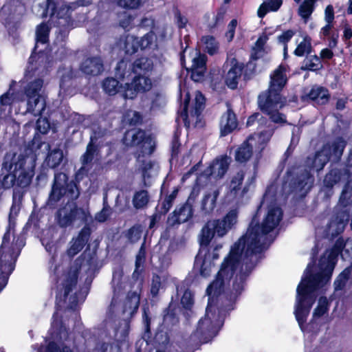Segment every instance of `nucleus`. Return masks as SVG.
Here are the masks:
<instances>
[{
  "label": "nucleus",
  "instance_id": "f257e3e1",
  "mask_svg": "<svg viewBox=\"0 0 352 352\" xmlns=\"http://www.w3.org/2000/svg\"><path fill=\"white\" fill-rule=\"evenodd\" d=\"M283 217L281 209L277 206L269 207L261 226L251 222L246 234L240 238L224 258L215 280L206 289L208 304L204 318L199 320L196 330L190 335L189 345L197 346L201 343L211 340L223 324L222 311L217 307L214 299L221 293L226 292L234 274L230 299L235 298L243 289L245 277L253 269V261L257 258L267 244V234L272 231L280 223Z\"/></svg>",
  "mask_w": 352,
  "mask_h": 352
},
{
  "label": "nucleus",
  "instance_id": "f03ea898",
  "mask_svg": "<svg viewBox=\"0 0 352 352\" xmlns=\"http://www.w3.org/2000/svg\"><path fill=\"white\" fill-rule=\"evenodd\" d=\"M340 252L339 248L335 247L326 251L319 261L317 267L313 268L309 264L300 283L297 287L296 302L295 306L296 318L302 329V324L306 321L309 310L315 301V291L329 282L336 258Z\"/></svg>",
  "mask_w": 352,
  "mask_h": 352
},
{
  "label": "nucleus",
  "instance_id": "7ed1b4c3",
  "mask_svg": "<svg viewBox=\"0 0 352 352\" xmlns=\"http://www.w3.org/2000/svg\"><path fill=\"white\" fill-rule=\"evenodd\" d=\"M238 211L236 209L230 210L222 219L209 221L202 228L200 243L202 246L195 261V269L199 271L204 277L210 276L214 265L213 261L219 257L221 244L217 245L212 250L207 251L206 247L217 235L219 237L225 236L236 223Z\"/></svg>",
  "mask_w": 352,
  "mask_h": 352
},
{
  "label": "nucleus",
  "instance_id": "20e7f679",
  "mask_svg": "<svg viewBox=\"0 0 352 352\" xmlns=\"http://www.w3.org/2000/svg\"><path fill=\"white\" fill-rule=\"evenodd\" d=\"M36 160V155L29 148L7 153L3 160L1 170L8 173L0 181V189H9L14 185L28 187L34 175Z\"/></svg>",
  "mask_w": 352,
  "mask_h": 352
},
{
  "label": "nucleus",
  "instance_id": "39448f33",
  "mask_svg": "<svg viewBox=\"0 0 352 352\" xmlns=\"http://www.w3.org/2000/svg\"><path fill=\"white\" fill-rule=\"evenodd\" d=\"M287 68L280 65L270 76L269 89L258 96V105L261 111L267 114L272 121L276 123L285 122L284 115L278 112L285 104V99L280 92L287 83Z\"/></svg>",
  "mask_w": 352,
  "mask_h": 352
},
{
  "label": "nucleus",
  "instance_id": "423d86ee",
  "mask_svg": "<svg viewBox=\"0 0 352 352\" xmlns=\"http://www.w3.org/2000/svg\"><path fill=\"white\" fill-rule=\"evenodd\" d=\"M16 82L12 81L8 91L0 97L1 109L6 107L15 106L23 102L25 96L27 100L26 112L34 116L41 115L46 107L45 98L40 94L43 85V80L37 78L30 82L24 88V94L15 89Z\"/></svg>",
  "mask_w": 352,
  "mask_h": 352
},
{
  "label": "nucleus",
  "instance_id": "0eeeda50",
  "mask_svg": "<svg viewBox=\"0 0 352 352\" xmlns=\"http://www.w3.org/2000/svg\"><path fill=\"white\" fill-rule=\"evenodd\" d=\"M126 146H136L137 167L141 170L144 178L150 177L155 172L156 165L149 159L154 151L155 142L150 135L140 129H133L127 131L123 138Z\"/></svg>",
  "mask_w": 352,
  "mask_h": 352
},
{
  "label": "nucleus",
  "instance_id": "6e6552de",
  "mask_svg": "<svg viewBox=\"0 0 352 352\" xmlns=\"http://www.w3.org/2000/svg\"><path fill=\"white\" fill-rule=\"evenodd\" d=\"M346 146V142L341 138H337L331 144H325L322 148L316 153L313 159L309 158L307 164L311 168L318 171L323 168L331 157L339 160Z\"/></svg>",
  "mask_w": 352,
  "mask_h": 352
},
{
  "label": "nucleus",
  "instance_id": "1a4fd4ad",
  "mask_svg": "<svg viewBox=\"0 0 352 352\" xmlns=\"http://www.w3.org/2000/svg\"><path fill=\"white\" fill-rule=\"evenodd\" d=\"M10 233L7 232L3 238L0 248V292L6 285L8 276L14 268V263L19 255L10 245Z\"/></svg>",
  "mask_w": 352,
  "mask_h": 352
},
{
  "label": "nucleus",
  "instance_id": "9d476101",
  "mask_svg": "<svg viewBox=\"0 0 352 352\" xmlns=\"http://www.w3.org/2000/svg\"><path fill=\"white\" fill-rule=\"evenodd\" d=\"M273 134L272 130H266L259 134L250 136L236 151L235 159L237 162H245L252 156L253 149L262 151Z\"/></svg>",
  "mask_w": 352,
  "mask_h": 352
},
{
  "label": "nucleus",
  "instance_id": "9b49d317",
  "mask_svg": "<svg viewBox=\"0 0 352 352\" xmlns=\"http://www.w3.org/2000/svg\"><path fill=\"white\" fill-rule=\"evenodd\" d=\"M180 97L184 98V110L181 113L184 124L190 125V118H197L201 112L205 105V98L199 91H196L195 99L190 105V93L186 83L179 85Z\"/></svg>",
  "mask_w": 352,
  "mask_h": 352
},
{
  "label": "nucleus",
  "instance_id": "f8f14e48",
  "mask_svg": "<svg viewBox=\"0 0 352 352\" xmlns=\"http://www.w3.org/2000/svg\"><path fill=\"white\" fill-rule=\"evenodd\" d=\"M63 195H67L69 199H76L79 196V191L74 183H67V176L65 173H59L54 176L49 204L53 205Z\"/></svg>",
  "mask_w": 352,
  "mask_h": 352
},
{
  "label": "nucleus",
  "instance_id": "ddd939ff",
  "mask_svg": "<svg viewBox=\"0 0 352 352\" xmlns=\"http://www.w3.org/2000/svg\"><path fill=\"white\" fill-rule=\"evenodd\" d=\"M91 219L88 210L78 208L74 204H67L58 212V223L66 228L76 221L87 222Z\"/></svg>",
  "mask_w": 352,
  "mask_h": 352
},
{
  "label": "nucleus",
  "instance_id": "4468645a",
  "mask_svg": "<svg viewBox=\"0 0 352 352\" xmlns=\"http://www.w3.org/2000/svg\"><path fill=\"white\" fill-rule=\"evenodd\" d=\"M79 265L80 268L86 267L80 259H78L74 265L58 279L56 299L59 302L65 301L72 287L76 285Z\"/></svg>",
  "mask_w": 352,
  "mask_h": 352
},
{
  "label": "nucleus",
  "instance_id": "2eb2a0df",
  "mask_svg": "<svg viewBox=\"0 0 352 352\" xmlns=\"http://www.w3.org/2000/svg\"><path fill=\"white\" fill-rule=\"evenodd\" d=\"M89 3V1H87L86 3L80 2L78 3V6H87ZM77 3H72L69 6H66L62 4L61 6H58V10L56 11V5L52 2V0H47V3L45 6H39L38 8L42 11V12L39 14L41 17H46L47 16V12H50V15L53 18H57L59 19H63L64 22L62 23V25L64 26L66 23H68V19L69 16V12L71 10H74L76 8Z\"/></svg>",
  "mask_w": 352,
  "mask_h": 352
},
{
  "label": "nucleus",
  "instance_id": "dca6fc26",
  "mask_svg": "<svg viewBox=\"0 0 352 352\" xmlns=\"http://www.w3.org/2000/svg\"><path fill=\"white\" fill-rule=\"evenodd\" d=\"M152 87L151 80L145 76H138L133 78L131 83H126L122 89V96L125 99H133L138 92H146Z\"/></svg>",
  "mask_w": 352,
  "mask_h": 352
},
{
  "label": "nucleus",
  "instance_id": "f3484780",
  "mask_svg": "<svg viewBox=\"0 0 352 352\" xmlns=\"http://www.w3.org/2000/svg\"><path fill=\"white\" fill-rule=\"evenodd\" d=\"M244 177L245 171L243 170H240L231 177L226 195L229 200L241 198L248 191V186L252 182V178L250 180L248 179L243 186Z\"/></svg>",
  "mask_w": 352,
  "mask_h": 352
},
{
  "label": "nucleus",
  "instance_id": "a211bd4d",
  "mask_svg": "<svg viewBox=\"0 0 352 352\" xmlns=\"http://www.w3.org/2000/svg\"><path fill=\"white\" fill-rule=\"evenodd\" d=\"M199 194V190L194 188L190 195L187 202L181 208L174 210L171 217L168 218L170 224L182 223L187 221L192 216L193 210L190 200H194Z\"/></svg>",
  "mask_w": 352,
  "mask_h": 352
},
{
  "label": "nucleus",
  "instance_id": "6ab92c4d",
  "mask_svg": "<svg viewBox=\"0 0 352 352\" xmlns=\"http://www.w3.org/2000/svg\"><path fill=\"white\" fill-rule=\"evenodd\" d=\"M230 162L231 158L228 156L217 157L205 170L204 174L207 176L211 175L215 179H221L227 173Z\"/></svg>",
  "mask_w": 352,
  "mask_h": 352
},
{
  "label": "nucleus",
  "instance_id": "aec40b11",
  "mask_svg": "<svg viewBox=\"0 0 352 352\" xmlns=\"http://www.w3.org/2000/svg\"><path fill=\"white\" fill-rule=\"evenodd\" d=\"M348 219L349 214H346L344 212H342L332 217L327 226L326 235L333 237L342 232Z\"/></svg>",
  "mask_w": 352,
  "mask_h": 352
},
{
  "label": "nucleus",
  "instance_id": "412c9836",
  "mask_svg": "<svg viewBox=\"0 0 352 352\" xmlns=\"http://www.w3.org/2000/svg\"><path fill=\"white\" fill-rule=\"evenodd\" d=\"M90 235L89 228L85 227L78 234V236L70 242V246L67 250V254L70 257L76 255L85 246Z\"/></svg>",
  "mask_w": 352,
  "mask_h": 352
},
{
  "label": "nucleus",
  "instance_id": "4be33fe9",
  "mask_svg": "<svg viewBox=\"0 0 352 352\" xmlns=\"http://www.w3.org/2000/svg\"><path fill=\"white\" fill-rule=\"evenodd\" d=\"M237 120L235 113L228 105L227 111L221 116L220 121L221 134L225 136L232 132L237 127Z\"/></svg>",
  "mask_w": 352,
  "mask_h": 352
},
{
  "label": "nucleus",
  "instance_id": "5701e85b",
  "mask_svg": "<svg viewBox=\"0 0 352 352\" xmlns=\"http://www.w3.org/2000/svg\"><path fill=\"white\" fill-rule=\"evenodd\" d=\"M80 69L87 75H98L103 71L102 61L100 57L87 58L82 63Z\"/></svg>",
  "mask_w": 352,
  "mask_h": 352
},
{
  "label": "nucleus",
  "instance_id": "b1692460",
  "mask_svg": "<svg viewBox=\"0 0 352 352\" xmlns=\"http://www.w3.org/2000/svg\"><path fill=\"white\" fill-rule=\"evenodd\" d=\"M206 58L196 52V56L192 58V65L191 66V78L195 82H199L204 76L206 67Z\"/></svg>",
  "mask_w": 352,
  "mask_h": 352
},
{
  "label": "nucleus",
  "instance_id": "393cba45",
  "mask_svg": "<svg viewBox=\"0 0 352 352\" xmlns=\"http://www.w3.org/2000/svg\"><path fill=\"white\" fill-rule=\"evenodd\" d=\"M219 195L218 189L211 190L204 195L201 201V209L205 214H210L214 210Z\"/></svg>",
  "mask_w": 352,
  "mask_h": 352
},
{
  "label": "nucleus",
  "instance_id": "a878e982",
  "mask_svg": "<svg viewBox=\"0 0 352 352\" xmlns=\"http://www.w3.org/2000/svg\"><path fill=\"white\" fill-rule=\"evenodd\" d=\"M296 48L294 54L297 56H303L311 51V38L306 34H300L296 39Z\"/></svg>",
  "mask_w": 352,
  "mask_h": 352
},
{
  "label": "nucleus",
  "instance_id": "bb28decb",
  "mask_svg": "<svg viewBox=\"0 0 352 352\" xmlns=\"http://www.w3.org/2000/svg\"><path fill=\"white\" fill-rule=\"evenodd\" d=\"M155 69L153 60L151 58L142 57L136 60L133 64V72L139 74H150Z\"/></svg>",
  "mask_w": 352,
  "mask_h": 352
},
{
  "label": "nucleus",
  "instance_id": "cd10ccee",
  "mask_svg": "<svg viewBox=\"0 0 352 352\" xmlns=\"http://www.w3.org/2000/svg\"><path fill=\"white\" fill-rule=\"evenodd\" d=\"M314 179L307 170L298 179L293 191L298 192L300 196H305L311 188Z\"/></svg>",
  "mask_w": 352,
  "mask_h": 352
},
{
  "label": "nucleus",
  "instance_id": "c85d7f7f",
  "mask_svg": "<svg viewBox=\"0 0 352 352\" xmlns=\"http://www.w3.org/2000/svg\"><path fill=\"white\" fill-rule=\"evenodd\" d=\"M269 39V35L263 32L257 39L254 46L252 47L251 57L254 59L261 58L268 52V47L265 46Z\"/></svg>",
  "mask_w": 352,
  "mask_h": 352
},
{
  "label": "nucleus",
  "instance_id": "c756f323",
  "mask_svg": "<svg viewBox=\"0 0 352 352\" xmlns=\"http://www.w3.org/2000/svg\"><path fill=\"white\" fill-rule=\"evenodd\" d=\"M242 74V67L240 65H234L228 72L226 76V83L231 89H235L238 80Z\"/></svg>",
  "mask_w": 352,
  "mask_h": 352
},
{
  "label": "nucleus",
  "instance_id": "7c9ffc66",
  "mask_svg": "<svg viewBox=\"0 0 352 352\" xmlns=\"http://www.w3.org/2000/svg\"><path fill=\"white\" fill-rule=\"evenodd\" d=\"M63 159V151L59 148H56L49 153L45 162L49 167L54 168L60 164Z\"/></svg>",
  "mask_w": 352,
  "mask_h": 352
},
{
  "label": "nucleus",
  "instance_id": "2f4dec72",
  "mask_svg": "<svg viewBox=\"0 0 352 352\" xmlns=\"http://www.w3.org/2000/svg\"><path fill=\"white\" fill-rule=\"evenodd\" d=\"M133 204L136 209H142L146 206L149 201L148 192L142 190L136 192L133 197Z\"/></svg>",
  "mask_w": 352,
  "mask_h": 352
},
{
  "label": "nucleus",
  "instance_id": "473e14b6",
  "mask_svg": "<svg viewBox=\"0 0 352 352\" xmlns=\"http://www.w3.org/2000/svg\"><path fill=\"white\" fill-rule=\"evenodd\" d=\"M283 3V0H267L260 7L258 14L263 17L267 12L277 11Z\"/></svg>",
  "mask_w": 352,
  "mask_h": 352
},
{
  "label": "nucleus",
  "instance_id": "72a5a7b5",
  "mask_svg": "<svg viewBox=\"0 0 352 352\" xmlns=\"http://www.w3.org/2000/svg\"><path fill=\"white\" fill-rule=\"evenodd\" d=\"M141 50L153 49L157 47V37L153 32H150L139 39Z\"/></svg>",
  "mask_w": 352,
  "mask_h": 352
},
{
  "label": "nucleus",
  "instance_id": "f704fd0d",
  "mask_svg": "<svg viewBox=\"0 0 352 352\" xmlns=\"http://www.w3.org/2000/svg\"><path fill=\"white\" fill-rule=\"evenodd\" d=\"M56 318L57 314H55L53 316V321L52 323V330L53 331V333L55 335L52 337L54 338H59L60 340H66V338L67 337V332Z\"/></svg>",
  "mask_w": 352,
  "mask_h": 352
},
{
  "label": "nucleus",
  "instance_id": "c9c22d12",
  "mask_svg": "<svg viewBox=\"0 0 352 352\" xmlns=\"http://www.w3.org/2000/svg\"><path fill=\"white\" fill-rule=\"evenodd\" d=\"M123 44L124 50L126 54H134L140 49L139 39L132 35H127L123 41Z\"/></svg>",
  "mask_w": 352,
  "mask_h": 352
},
{
  "label": "nucleus",
  "instance_id": "e433bc0d",
  "mask_svg": "<svg viewBox=\"0 0 352 352\" xmlns=\"http://www.w3.org/2000/svg\"><path fill=\"white\" fill-rule=\"evenodd\" d=\"M309 97L312 100L324 103L327 100L328 91L321 87H314L309 94Z\"/></svg>",
  "mask_w": 352,
  "mask_h": 352
},
{
  "label": "nucleus",
  "instance_id": "4c0bfd02",
  "mask_svg": "<svg viewBox=\"0 0 352 352\" xmlns=\"http://www.w3.org/2000/svg\"><path fill=\"white\" fill-rule=\"evenodd\" d=\"M118 82L114 78H107L103 82V89L109 95H114L119 92L122 94V89L124 87L119 86Z\"/></svg>",
  "mask_w": 352,
  "mask_h": 352
},
{
  "label": "nucleus",
  "instance_id": "58836bf2",
  "mask_svg": "<svg viewBox=\"0 0 352 352\" xmlns=\"http://www.w3.org/2000/svg\"><path fill=\"white\" fill-rule=\"evenodd\" d=\"M142 120L141 115L133 110L127 111L122 117V122L126 124L135 125Z\"/></svg>",
  "mask_w": 352,
  "mask_h": 352
},
{
  "label": "nucleus",
  "instance_id": "ea45409f",
  "mask_svg": "<svg viewBox=\"0 0 352 352\" xmlns=\"http://www.w3.org/2000/svg\"><path fill=\"white\" fill-rule=\"evenodd\" d=\"M58 74L61 78L60 83V93L67 94V89L65 87L70 85L69 82L72 77V71L68 68L64 72L60 70L58 71Z\"/></svg>",
  "mask_w": 352,
  "mask_h": 352
},
{
  "label": "nucleus",
  "instance_id": "a19ab883",
  "mask_svg": "<svg viewBox=\"0 0 352 352\" xmlns=\"http://www.w3.org/2000/svg\"><path fill=\"white\" fill-rule=\"evenodd\" d=\"M342 177L345 178L346 173L342 175L341 171L339 170H332L325 176L324 179V184L328 187L332 186L337 182H340L342 179Z\"/></svg>",
  "mask_w": 352,
  "mask_h": 352
},
{
  "label": "nucleus",
  "instance_id": "79ce46f5",
  "mask_svg": "<svg viewBox=\"0 0 352 352\" xmlns=\"http://www.w3.org/2000/svg\"><path fill=\"white\" fill-rule=\"evenodd\" d=\"M47 352H78L77 348L74 346L71 348L67 344L63 343L57 344L55 342L49 344L47 348Z\"/></svg>",
  "mask_w": 352,
  "mask_h": 352
},
{
  "label": "nucleus",
  "instance_id": "37998d69",
  "mask_svg": "<svg viewBox=\"0 0 352 352\" xmlns=\"http://www.w3.org/2000/svg\"><path fill=\"white\" fill-rule=\"evenodd\" d=\"M122 276L123 273L120 270L115 271L113 274L112 287L115 295L119 294L123 288Z\"/></svg>",
  "mask_w": 352,
  "mask_h": 352
},
{
  "label": "nucleus",
  "instance_id": "c03bdc74",
  "mask_svg": "<svg viewBox=\"0 0 352 352\" xmlns=\"http://www.w3.org/2000/svg\"><path fill=\"white\" fill-rule=\"evenodd\" d=\"M202 43L205 45L207 52L210 54H214L217 52L219 45L216 39L212 36H206L201 38Z\"/></svg>",
  "mask_w": 352,
  "mask_h": 352
},
{
  "label": "nucleus",
  "instance_id": "a18cd8bd",
  "mask_svg": "<svg viewBox=\"0 0 352 352\" xmlns=\"http://www.w3.org/2000/svg\"><path fill=\"white\" fill-rule=\"evenodd\" d=\"M140 303V297L139 295L136 292L131 293L127 298V302H126V308L124 311H129L130 312L136 311Z\"/></svg>",
  "mask_w": 352,
  "mask_h": 352
},
{
  "label": "nucleus",
  "instance_id": "49530a36",
  "mask_svg": "<svg viewBox=\"0 0 352 352\" xmlns=\"http://www.w3.org/2000/svg\"><path fill=\"white\" fill-rule=\"evenodd\" d=\"M95 151L96 150L94 148L92 144H89L87 147L86 153L82 157V166L80 170V171L84 172L86 169V166L91 162L94 159Z\"/></svg>",
  "mask_w": 352,
  "mask_h": 352
},
{
  "label": "nucleus",
  "instance_id": "de8ad7c7",
  "mask_svg": "<svg viewBox=\"0 0 352 352\" xmlns=\"http://www.w3.org/2000/svg\"><path fill=\"white\" fill-rule=\"evenodd\" d=\"M49 27L44 23L39 25L36 28V41L42 43H45L48 40Z\"/></svg>",
  "mask_w": 352,
  "mask_h": 352
},
{
  "label": "nucleus",
  "instance_id": "09e8293b",
  "mask_svg": "<svg viewBox=\"0 0 352 352\" xmlns=\"http://www.w3.org/2000/svg\"><path fill=\"white\" fill-rule=\"evenodd\" d=\"M295 34L294 31L292 30H288L287 31L283 32L280 36L278 37V42L280 43L283 44V53L285 58L287 54V43L291 40V38Z\"/></svg>",
  "mask_w": 352,
  "mask_h": 352
},
{
  "label": "nucleus",
  "instance_id": "8fccbe9b",
  "mask_svg": "<svg viewBox=\"0 0 352 352\" xmlns=\"http://www.w3.org/2000/svg\"><path fill=\"white\" fill-rule=\"evenodd\" d=\"M328 310V300L325 297L320 298L317 307L314 312V318H318L324 314Z\"/></svg>",
  "mask_w": 352,
  "mask_h": 352
},
{
  "label": "nucleus",
  "instance_id": "3c124183",
  "mask_svg": "<svg viewBox=\"0 0 352 352\" xmlns=\"http://www.w3.org/2000/svg\"><path fill=\"white\" fill-rule=\"evenodd\" d=\"M322 67L320 58L314 56L305 60V68L309 70L315 71L319 69Z\"/></svg>",
  "mask_w": 352,
  "mask_h": 352
},
{
  "label": "nucleus",
  "instance_id": "603ef678",
  "mask_svg": "<svg viewBox=\"0 0 352 352\" xmlns=\"http://www.w3.org/2000/svg\"><path fill=\"white\" fill-rule=\"evenodd\" d=\"M350 274L349 270H344L337 278L334 282L335 289L336 290L341 289L345 285Z\"/></svg>",
  "mask_w": 352,
  "mask_h": 352
},
{
  "label": "nucleus",
  "instance_id": "864d4df0",
  "mask_svg": "<svg viewBox=\"0 0 352 352\" xmlns=\"http://www.w3.org/2000/svg\"><path fill=\"white\" fill-rule=\"evenodd\" d=\"M349 172H351V170H349ZM346 177L347 178L348 181H347V184H346V186L345 187V188L343 190L342 192V195L340 196V205L343 206V207H346L347 206L346 201H345V199H346V197L347 195V189L349 188H352V172L351 173H349V174H346Z\"/></svg>",
  "mask_w": 352,
  "mask_h": 352
},
{
  "label": "nucleus",
  "instance_id": "5fc2aeb1",
  "mask_svg": "<svg viewBox=\"0 0 352 352\" xmlns=\"http://www.w3.org/2000/svg\"><path fill=\"white\" fill-rule=\"evenodd\" d=\"M162 288V283L161 278L159 276H154L153 277L151 292L153 296H155L159 293L160 290Z\"/></svg>",
  "mask_w": 352,
  "mask_h": 352
},
{
  "label": "nucleus",
  "instance_id": "6e6d98bb",
  "mask_svg": "<svg viewBox=\"0 0 352 352\" xmlns=\"http://www.w3.org/2000/svg\"><path fill=\"white\" fill-rule=\"evenodd\" d=\"M36 127L38 131L43 133H47L50 128V124L48 120L46 118H40L38 119L36 122Z\"/></svg>",
  "mask_w": 352,
  "mask_h": 352
},
{
  "label": "nucleus",
  "instance_id": "4d7b16f0",
  "mask_svg": "<svg viewBox=\"0 0 352 352\" xmlns=\"http://www.w3.org/2000/svg\"><path fill=\"white\" fill-rule=\"evenodd\" d=\"M181 302L183 305V306L186 309H189L191 307V306L193 305L194 300L193 295L190 291H185L182 298Z\"/></svg>",
  "mask_w": 352,
  "mask_h": 352
},
{
  "label": "nucleus",
  "instance_id": "13d9d810",
  "mask_svg": "<svg viewBox=\"0 0 352 352\" xmlns=\"http://www.w3.org/2000/svg\"><path fill=\"white\" fill-rule=\"evenodd\" d=\"M117 3L123 8L134 9L140 5V0H116Z\"/></svg>",
  "mask_w": 352,
  "mask_h": 352
},
{
  "label": "nucleus",
  "instance_id": "bf43d9fd",
  "mask_svg": "<svg viewBox=\"0 0 352 352\" xmlns=\"http://www.w3.org/2000/svg\"><path fill=\"white\" fill-rule=\"evenodd\" d=\"M129 238L132 242H135L140 239L142 230L140 226H133L129 230Z\"/></svg>",
  "mask_w": 352,
  "mask_h": 352
},
{
  "label": "nucleus",
  "instance_id": "052dcab7",
  "mask_svg": "<svg viewBox=\"0 0 352 352\" xmlns=\"http://www.w3.org/2000/svg\"><path fill=\"white\" fill-rule=\"evenodd\" d=\"M237 25V21L236 19H232L228 25V31L226 33V37L228 41H231L234 36L235 33V29Z\"/></svg>",
  "mask_w": 352,
  "mask_h": 352
},
{
  "label": "nucleus",
  "instance_id": "680f3d73",
  "mask_svg": "<svg viewBox=\"0 0 352 352\" xmlns=\"http://www.w3.org/2000/svg\"><path fill=\"white\" fill-rule=\"evenodd\" d=\"M110 214V208L104 206L100 212L96 214L95 219L98 222H104L107 219Z\"/></svg>",
  "mask_w": 352,
  "mask_h": 352
},
{
  "label": "nucleus",
  "instance_id": "e2e57ef3",
  "mask_svg": "<svg viewBox=\"0 0 352 352\" xmlns=\"http://www.w3.org/2000/svg\"><path fill=\"white\" fill-rule=\"evenodd\" d=\"M145 260V250L144 248V245H142L140 248L139 252L138 255L136 256V261H135V266H136V270L139 269L140 267H141Z\"/></svg>",
  "mask_w": 352,
  "mask_h": 352
},
{
  "label": "nucleus",
  "instance_id": "0e129e2a",
  "mask_svg": "<svg viewBox=\"0 0 352 352\" xmlns=\"http://www.w3.org/2000/svg\"><path fill=\"white\" fill-rule=\"evenodd\" d=\"M334 19V11L331 5L327 6L324 11V20L326 23H333Z\"/></svg>",
  "mask_w": 352,
  "mask_h": 352
},
{
  "label": "nucleus",
  "instance_id": "69168bd1",
  "mask_svg": "<svg viewBox=\"0 0 352 352\" xmlns=\"http://www.w3.org/2000/svg\"><path fill=\"white\" fill-rule=\"evenodd\" d=\"M173 201L171 200V198H168L167 197H166L162 203V212L164 213L167 212L170 210L173 206Z\"/></svg>",
  "mask_w": 352,
  "mask_h": 352
},
{
  "label": "nucleus",
  "instance_id": "338daca9",
  "mask_svg": "<svg viewBox=\"0 0 352 352\" xmlns=\"http://www.w3.org/2000/svg\"><path fill=\"white\" fill-rule=\"evenodd\" d=\"M332 23H327V24L321 29L320 34L324 36H329L332 30Z\"/></svg>",
  "mask_w": 352,
  "mask_h": 352
},
{
  "label": "nucleus",
  "instance_id": "774afa93",
  "mask_svg": "<svg viewBox=\"0 0 352 352\" xmlns=\"http://www.w3.org/2000/svg\"><path fill=\"white\" fill-rule=\"evenodd\" d=\"M344 38L347 45V42L349 41H351L352 39V30L347 25L344 27Z\"/></svg>",
  "mask_w": 352,
  "mask_h": 352
}]
</instances>
